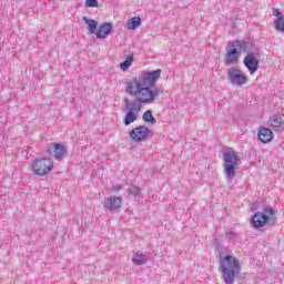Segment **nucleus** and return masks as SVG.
Segmentation results:
<instances>
[{"label": "nucleus", "instance_id": "1", "mask_svg": "<svg viewBox=\"0 0 284 284\" xmlns=\"http://www.w3.org/2000/svg\"><path fill=\"white\" fill-rule=\"evenodd\" d=\"M159 79H161V69L144 72L139 77L126 80L125 92L130 97H145L148 85H156Z\"/></svg>", "mask_w": 284, "mask_h": 284}, {"label": "nucleus", "instance_id": "2", "mask_svg": "<svg viewBox=\"0 0 284 284\" xmlns=\"http://www.w3.org/2000/svg\"><path fill=\"white\" fill-rule=\"evenodd\" d=\"M229 45L230 48H239V50L246 53L243 64L248 70L250 74H254V72L258 70V59L261 54L256 50H253L254 44L252 42L235 40L234 42H230Z\"/></svg>", "mask_w": 284, "mask_h": 284}, {"label": "nucleus", "instance_id": "3", "mask_svg": "<svg viewBox=\"0 0 284 284\" xmlns=\"http://www.w3.org/2000/svg\"><path fill=\"white\" fill-rule=\"evenodd\" d=\"M222 278L225 284H234L237 274H241V263L232 255L220 260Z\"/></svg>", "mask_w": 284, "mask_h": 284}, {"label": "nucleus", "instance_id": "4", "mask_svg": "<svg viewBox=\"0 0 284 284\" xmlns=\"http://www.w3.org/2000/svg\"><path fill=\"white\" fill-rule=\"evenodd\" d=\"M223 170L227 181H234L236 176V172H239L241 168V156H239V152L236 151H224L222 153Z\"/></svg>", "mask_w": 284, "mask_h": 284}, {"label": "nucleus", "instance_id": "5", "mask_svg": "<svg viewBox=\"0 0 284 284\" xmlns=\"http://www.w3.org/2000/svg\"><path fill=\"white\" fill-rule=\"evenodd\" d=\"M276 216H274V209L270 206H265L262 212H256L251 220V225L255 227V230H260V227H265V225H275Z\"/></svg>", "mask_w": 284, "mask_h": 284}, {"label": "nucleus", "instance_id": "6", "mask_svg": "<svg viewBox=\"0 0 284 284\" xmlns=\"http://www.w3.org/2000/svg\"><path fill=\"white\" fill-rule=\"evenodd\" d=\"M52 170H54V162H52V159L42 158L33 160L32 172L36 176H45L50 174Z\"/></svg>", "mask_w": 284, "mask_h": 284}, {"label": "nucleus", "instance_id": "7", "mask_svg": "<svg viewBox=\"0 0 284 284\" xmlns=\"http://www.w3.org/2000/svg\"><path fill=\"white\" fill-rule=\"evenodd\" d=\"M227 79L231 85H237L239 88L247 83V75H245V73L237 68H230L227 70Z\"/></svg>", "mask_w": 284, "mask_h": 284}, {"label": "nucleus", "instance_id": "8", "mask_svg": "<svg viewBox=\"0 0 284 284\" xmlns=\"http://www.w3.org/2000/svg\"><path fill=\"white\" fill-rule=\"evenodd\" d=\"M143 103L149 104L145 95H135V100L130 101V99H124V110L129 112H141Z\"/></svg>", "mask_w": 284, "mask_h": 284}, {"label": "nucleus", "instance_id": "9", "mask_svg": "<svg viewBox=\"0 0 284 284\" xmlns=\"http://www.w3.org/2000/svg\"><path fill=\"white\" fill-rule=\"evenodd\" d=\"M130 136L134 143H142V141H148L150 129L145 125L136 126L131 131Z\"/></svg>", "mask_w": 284, "mask_h": 284}, {"label": "nucleus", "instance_id": "10", "mask_svg": "<svg viewBox=\"0 0 284 284\" xmlns=\"http://www.w3.org/2000/svg\"><path fill=\"white\" fill-rule=\"evenodd\" d=\"M47 152L57 161H62L65 154H68V149L61 143H54L53 145L48 146Z\"/></svg>", "mask_w": 284, "mask_h": 284}, {"label": "nucleus", "instance_id": "11", "mask_svg": "<svg viewBox=\"0 0 284 284\" xmlns=\"http://www.w3.org/2000/svg\"><path fill=\"white\" fill-rule=\"evenodd\" d=\"M121 203L123 200L119 196L106 197L103 201V207L106 212H116L121 210Z\"/></svg>", "mask_w": 284, "mask_h": 284}, {"label": "nucleus", "instance_id": "12", "mask_svg": "<svg viewBox=\"0 0 284 284\" xmlns=\"http://www.w3.org/2000/svg\"><path fill=\"white\" fill-rule=\"evenodd\" d=\"M268 128L274 132H284V114H274L268 119Z\"/></svg>", "mask_w": 284, "mask_h": 284}, {"label": "nucleus", "instance_id": "13", "mask_svg": "<svg viewBox=\"0 0 284 284\" xmlns=\"http://www.w3.org/2000/svg\"><path fill=\"white\" fill-rule=\"evenodd\" d=\"M163 94V87L146 85L144 90V99L149 103H153L156 97Z\"/></svg>", "mask_w": 284, "mask_h": 284}, {"label": "nucleus", "instance_id": "14", "mask_svg": "<svg viewBox=\"0 0 284 284\" xmlns=\"http://www.w3.org/2000/svg\"><path fill=\"white\" fill-rule=\"evenodd\" d=\"M112 23L110 22H104L99 26V29L95 33L97 39H108L110 34L112 33Z\"/></svg>", "mask_w": 284, "mask_h": 284}, {"label": "nucleus", "instance_id": "15", "mask_svg": "<svg viewBox=\"0 0 284 284\" xmlns=\"http://www.w3.org/2000/svg\"><path fill=\"white\" fill-rule=\"evenodd\" d=\"M257 136L262 143H270L274 139V133L267 128H262Z\"/></svg>", "mask_w": 284, "mask_h": 284}, {"label": "nucleus", "instance_id": "16", "mask_svg": "<svg viewBox=\"0 0 284 284\" xmlns=\"http://www.w3.org/2000/svg\"><path fill=\"white\" fill-rule=\"evenodd\" d=\"M273 16L277 17V19L274 21L275 30H277L278 32H284L283 12H281L278 9H274Z\"/></svg>", "mask_w": 284, "mask_h": 284}, {"label": "nucleus", "instance_id": "17", "mask_svg": "<svg viewBox=\"0 0 284 284\" xmlns=\"http://www.w3.org/2000/svg\"><path fill=\"white\" fill-rule=\"evenodd\" d=\"M132 263L134 265H145V263H148V255L141 252H135L132 257Z\"/></svg>", "mask_w": 284, "mask_h": 284}, {"label": "nucleus", "instance_id": "18", "mask_svg": "<svg viewBox=\"0 0 284 284\" xmlns=\"http://www.w3.org/2000/svg\"><path fill=\"white\" fill-rule=\"evenodd\" d=\"M82 21H84V23L88 26L89 34H97V28L99 27V22L92 19H88L87 17H84Z\"/></svg>", "mask_w": 284, "mask_h": 284}, {"label": "nucleus", "instance_id": "19", "mask_svg": "<svg viewBox=\"0 0 284 284\" xmlns=\"http://www.w3.org/2000/svg\"><path fill=\"white\" fill-rule=\"evenodd\" d=\"M126 192H128L126 197L130 201H136V197L141 196V187L136 185L129 187Z\"/></svg>", "mask_w": 284, "mask_h": 284}, {"label": "nucleus", "instance_id": "20", "mask_svg": "<svg viewBox=\"0 0 284 284\" xmlns=\"http://www.w3.org/2000/svg\"><path fill=\"white\" fill-rule=\"evenodd\" d=\"M231 48L233 49H231L226 53V57H229V59L226 60L227 65H232V63H236V61H239V51L236 50L235 47H231Z\"/></svg>", "mask_w": 284, "mask_h": 284}, {"label": "nucleus", "instance_id": "21", "mask_svg": "<svg viewBox=\"0 0 284 284\" xmlns=\"http://www.w3.org/2000/svg\"><path fill=\"white\" fill-rule=\"evenodd\" d=\"M139 26H141V18L139 17L131 18L126 23L128 30H136Z\"/></svg>", "mask_w": 284, "mask_h": 284}, {"label": "nucleus", "instance_id": "22", "mask_svg": "<svg viewBox=\"0 0 284 284\" xmlns=\"http://www.w3.org/2000/svg\"><path fill=\"white\" fill-rule=\"evenodd\" d=\"M136 121V113L134 111H126L124 116V125H130Z\"/></svg>", "mask_w": 284, "mask_h": 284}, {"label": "nucleus", "instance_id": "23", "mask_svg": "<svg viewBox=\"0 0 284 284\" xmlns=\"http://www.w3.org/2000/svg\"><path fill=\"white\" fill-rule=\"evenodd\" d=\"M132 61H134V55H126L125 61L120 64V69L125 72V70H130V65H132Z\"/></svg>", "mask_w": 284, "mask_h": 284}, {"label": "nucleus", "instance_id": "24", "mask_svg": "<svg viewBox=\"0 0 284 284\" xmlns=\"http://www.w3.org/2000/svg\"><path fill=\"white\" fill-rule=\"evenodd\" d=\"M143 121L146 123H150L151 125H154L156 123V119L154 115H152V112L150 110L145 111L142 115Z\"/></svg>", "mask_w": 284, "mask_h": 284}, {"label": "nucleus", "instance_id": "25", "mask_svg": "<svg viewBox=\"0 0 284 284\" xmlns=\"http://www.w3.org/2000/svg\"><path fill=\"white\" fill-rule=\"evenodd\" d=\"M85 7L87 8H99V1L98 0H85Z\"/></svg>", "mask_w": 284, "mask_h": 284}, {"label": "nucleus", "instance_id": "26", "mask_svg": "<svg viewBox=\"0 0 284 284\" xmlns=\"http://www.w3.org/2000/svg\"><path fill=\"white\" fill-rule=\"evenodd\" d=\"M121 190H123L122 185L116 184L115 186L112 187L113 192H121Z\"/></svg>", "mask_w": 284, "mask_h": 284}, {"label": "nucleus", "instance_id": "27", "mask_svg": "<svg viewBox=\"0 0 284 284\" xmlns=\"http://www.w3.org/2000/svg\"><path fill=\"white\" fill-rule=\"evenodd\" d=\"M227 239L232 240L234 239V232L230 231L227 234H226Z\"/></svg>", "mask_w": 284, "mask_h": 284}]
</instances>
